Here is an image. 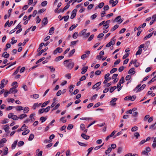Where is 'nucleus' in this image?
<instances>
[{
	"label": "nucleus",
	"instance_id": "1",
	"mask_svg": "<svg viewBox=\"0 0 156 156\" xmlns=\"http://www.w3.org/2000/svg\"><path fill=\"white\" fill-rule=\"evenodd\" d=\"M71 61V59L66 60L64 62V64L65 66L69 69H72L74 65V63Z\"/></svg>",
	"mask_w": 156,
	"mask_h": 156
},
{
	"label": "nucleus",
	"instance_id": "2",
	"mask_svg": "<svg viewBox=\"0 0 156 156\" xmlns=\"http://www.w3.org/2000/svg\"><path fill=\"white\" fill-rule=\"evenodd\" d=\"M140 86V84H139L135 88L134 90L135 91H136V93H137L143 90L146 87L145 84H144L142 85V86L140 87H139Z\"/></svg>",
	"mask_w": 156,
	"mask_h": 156
},
{
	"label": "nucleus",
	"instance_id": "3",
	"mask_svg": "<svg viewBox=\"0 0 156 156\" xmlns=\"http://www.w3.org/2000/svg\"><path fill=\"white\" fill-rule=\"evenodd\" d=\"M8 82L7 80H5V79H3L1 82L0 84V89H2L4 88Z\"/></svg>",
	"mask_w": 156,
	"mask_h": 156
},
{
	"label": "nucleus",
	"instance_id": "4",
	"mask_svg": "<svg viewBox=\"0 0 156 156\" xmlns=\"http://www.w3.org/2000/svg\"><path fill=\"white\" fill-rule=\"evenodd\" d=\"M151 148L150 147H148L146 148L145 150L143 151L142 154L146 155H149L150 153H149L151 151Z\"/></svg>",
	"mask_w": 156,
	"mask_h": 156
},
{
	"label": "nucleus",
	"instance_id": "5",
	"mask_svg": "<svg viewBox=\"0 0 156 156\" xmlns=\"http://www.w3.org/2000/svg\"><path fill=\"white\" fill-rule=\"evenodd\" d=\"M62 51V49L60 47L57 48L54 51L53 54L54 55L56 54L58 52L61 53Z\"/></svg>",
	"mask_w": 156,
	"mask_h": 156
},
{
	"label": "nucleus",
	"instance_id": "6",
	"mask_svg": "<svg viewBox=\"0 0 156 156\" xmlns=\"http://www.w3.org/2000/svg\"><path fill=\"white\" fill-rule=\"evenodd\" d=\"M123 20V19H121V17L120 16H119L115 19L114 21H115L116 22H119L120 23H121L122 22Z\"/></svg>",
	"mask_w": 156,
	"mask_h": 156
},
{
	"label": "nucleus",
	"instance_id": "7",
	"mask_svg": "<svg viewBox=\"0 0 156 156\" xmlns=\"http://www.w3.org/2000/svg\"><path fill=\"white\" fill-rule=\"evenodd\" d=\"M77 10L76 9H74L72 11L71 15L70 16V18L72 19H73L76 16Z\"/></svg>",
	"mask_w": 156,
	"mask_h": 156
},
{
	"label": "nucleus",
	"instance_id": "8",
	"mask_svg": "<svg viewBox=\"0 0 156 156\" xmlns=\"http://www.w3.org/2000/svg\"><path fill=\"white\" fill-rule=\"evenodd\" d=\"M117 100V98H113L112 99V100H111L110 101V105H113V106H115L116 104V103H115V102Z\"/></svg>",
	"mask_w": 156,
	"mask_h": 156
},
{
	"label": "nucleus",
	"instance_id": "9",
	"mask_svg": "<svg viewBox=\"0 0 156 156\" xmlns=\"http://www.w3.org/2000/svg\"><path fill=\"white\" fill-rule=\"evenodd\" d=\"M27 128V127L25 124H23V126L21 127L20 129H18V131L20 132L21 131L24 130L25 129Z\"/></svg>",
	"mask_w": 156,
	"mask_h": 156
},
{
	"label": "nucleus",
	"instance_id": "10",
	"mask_svg": "<svg viewBox=\"0 0 156 156\" xmlns=\"http://www.w3.org/2000/svg\"><path fill=\"white\" fill-rule=\"evenodd\" d=\"M112 148L111 147H110L108 148L107 150L105 151V155H104V156H107V155H109L108 154L111 151Z\"/></svg>",
	"mask_w": 156,
	"mask_h": 156
},
{
	"label": "nucleus",
	"instance_id": "11",
	"mask_svg": "<svg viewBox=\"0 0 156 156\" xmlns=\"http://www.w3.org/2000/svg\"><path fill=\"white\" fill-rule=\"evenodd\" d=\"M88 68V66H84L83 67L82 69V72L81 73L82 74H83L85 73L87 71V69Z\"/></svg>",
	"mask_w": 156,
	"mask_h": 156
},
{
	"label": "nucleus",
	"instance_id": "12",
	"mask_svg": "<svg viewBox=\"0 0 156 156\" xmlns=\"http://www.w3.org/2000/svg\"><path fill=\"white\" fill-rule=\"evenodd\" d=\"M101 83V82H98L97 83L93 86L92 88L93 89H94L96 88L97 87H98L100 85Z\"/></svg>",
	"mask_w": 156,
	"mask_h": 156
},
{
	"label": "nucleus",
	"instance_id": "13",
	"mask_svg": "<svg viewBox=\"0 0 156 156\" xmlns=\"http://www.w3.org/2000/svg\"><path fill=\"white\" fill-rule=\"evenodd\" d=\"M41 104V103L38 104V103H36L34 104L33 106V108L35 110L37 107H39Z\"/></svg>",
	"mask_w": 156,
	"mask_h": 156
},
{
	"label": "nucleus",
	"instance_id": "14",
	"mask_svg": "<svg viewBox=\"0 0 156 156\" xmlns=\"http://www.w3.org/2000/svg\"><path fill=\"white\" fill-rule=\"evenodd\" d=\"M55 28L53 27H52L49 29L48 34L49 35H52L54 33Z\"/></svg>",
	"mask_w": 156,
	"mask_h": 156
},
{
	"label": "nucleus",
	"instance_id": "15",
	"mask_svg": "<svg viewBox=\"0 0 156 156\" xmlns=\"http://www.w3.org/2000/svg\"><path fill=\"white\" fill-rule=\"evenodd\" d=\"M9 54L7 53L6 51L4 52L2 55V56L4 57L5 58H7L9 57Z\"/></svg>",
	"mask_w": 156,
	"mask_h": 156
},
{
	"label": "nucleus",
	"instance_id": "16",
	"mask_svg": "<svg viewBox=\"0 0 156 156\" xmlns=\"http://www.w3.org/2000/svg\"><path fill=\"white\" fill-rule=\"evenodd\" d=\"M87 31L86 29H84L80 33V36H83L85 35V34H86V32Z\"/></svg>",
	"mask_w": 156,
	"mask_h": 156
},
{
	"label": "nucleus",
	"instance_id": "17",
	"mask_svg": "<svg viewBox=\"0 0 156 156\" xmlns=\"http://www.w3.org/2000/svg\"><path fill=\"white\" fill-rule=\"evenodd\" d=\"M42 22L44 25H46L48 22L47 17H44L42 20Z\"/></svg>",
	"mask_w": 156,
	"mask_h": 156
},
{
	"label": "nucleus",
	"instance_id": "18",
	"mask_svg": "<svg viewBox=\"0 0 156 156\" xmlns=\"http://www.w3.org/2000/svg\"><path fill=\"white\" fill-rule=\"evenodd\" d=\"M81 136L83 138L86 140H88L90 138V136H87L84 133H82L81 135Z\"/></svg>",
	"mask_w": 156,
	"mask_h": 156
},
{
	"label": "nucleus",
	"instance_id": "19",
	"mask_svg": "<svg viewBox=\"0 0 156 156\" xmlns=\"http://www.w3.org/2000/svg\"><path fill=\"white\" fill-rule=\"evenodd\" d=\"M48 48L47 47L46 48L44 49L41 50L40 52L38 53L37 54V55L38 56H40L43 52L45 51Z\"/></svg>",
	"mask_w": 156,
	"mask_h": 156
},
{
	"label": "nucleus",
	"instance_id": "20",
	"mask_svg": "<svg viewBox=\"0 0 156 156\" xmlns=\"http://www.w3.org/2000/svg\"><path fill=\"white\" fill-rule=\"evenodd\" d=\"M17 142H18V140H16V141H15L13 143L11 147H12V149H13L15 148V147L17 145Z\"/></svg>",
	"mask_w": 156,
	"mask_h": 156
},
{
	"label": "nucleus",
	"instance_id": "21",
	"mask_svg": "<svg viewBox=\"0 0 156 156\" xmlns=\"http://www.w3.org/2000/svg\"><path fill=\"white\" fill-rule=\"evenodd\" d=\"M104 5V2H101L100 3L98 6H96L95 7L96 9H97L98 8H100V9Z\"/></svg>",
	"mask_w": 156,
	"mask_h": 156
},
{
	"label": "nucleus",
	"instance_id": "22",
	"mask_svg": "<svg viewBox=\"0 0 156 156\" xmlns=\"http://www.w3.org/2000/svg\"><path fill=\"white\" fill-rule=\"evenodd\" d=\"M27 115L26 114L24 113L23 114H22L20 115L19 116V118L20 119H23L24 118L27 117Z\"/></svg>",
	"mask_w": 156,
	"mask_h": 156
},
{
	"label": "nucleus",
	"instance_id": "23",
	"mask_svg": "<svg viewBox=\"0 0 156 156\" xmlns=\"http://www.w3.org/2000/svg\"><path fill=\"white\" fill-rule=\"evenodd\" d=\"M64 57L63 56H60L56 57L55 59V61L56 62H58L60 60L62 59Z\"/></svg>",
	"mask_w": 156,
	"mask_h": 156
},
{
	"label": "nucleus",
	"instance_id": "24",
	"mask_svg": "<svg viewBox=\"0 0 156 156\" xmlns=\"http://www.w3.org/2000/svg\"><path fill=\"white\" fill-rule=\"evenodd\" d=\"M136 97L135 95L132 96V97L129 96V98H128V100H131L133 101L135 99Z\"/></svg>",
	"mask_w": 156,
	"mask_h": 156
},
{
	"label": "nucleus",
	"instance_id": "25",
	"mask_svg": "<svg viewBox=\"0 0 156 156\" xmlns=\"http://www.w3.org/2000/svg\"><path fill=\"white\" fill-rule=\"evenodd\" d=\"M75 51V50L74 49H73L72 50L70 51L69 52L68 56L70 57L73 55V54L74 53Z\"/></svg>",
	"mask_w": 156,
	"mask_h": 156
},
{
	"label": "nucleus",
	"instance_id": "26",
	"mask_svg": "<svg viewBox=\"0 0 156 156\" xmlns=\"http://www.w3.org/2000/svg\"><path fill=\"white\" fill-rule=\"evenodd\" d=\"M153 33H150L149 34L146 36L144 38V40H146L147 38H149L151 37L153 34Z\"/></svg>",
	"mask_w": 156,
	"mask_h": 156
},
{
	"label": "nucleus",
	"instance_id": "27",
	"mask_svg": "<svg viewBox=\"0 0 156 156\" xmlns=\"http://www.w3.org/2000/svg\"><path fill=\"white\" fill-rule=\"evenodd\" d=\"M39 95L38 94H34L33 95H30V97L31 98H33L34 99H37L39 97Z\"/></svg>",
	"mask_w": 156,
	"mask_h": 156
},
{
	"label": "nucleus",
	"instance_id": "28",
	"mask_svg": "<svg viewBox=\"0 0 156 156\" xmlns=\"http://www.w3.org/2000/svg\"><path fill=\"white\" fill-rule=\"evenodd\" d=\"M17 111H21L23 110V107L20 106H18L16 107Z\"/></svg>",
	"mask_w": 156,
	"mask_h": 156
},
{
	"label": "nucleus",
	"instance_id": "29",
	"mask_svg": "<svg viewBox=\"0 0 156 156\" xmlns=\"http://www.w3.org/2000/svg\"><path fill=\"white\" fill-rule=\"evenodd\" d=\"M77 26L78 24H77L76 25L74 24L73 25L69 27V30H72L73 29H75Z\"/></svg>",
	"mask_w": 156,
	"mask_h": 156
},
{
	"label": "nucleus",
	"instance_id": "30",
	"mask_svg": "<svg viewBox=\"0 0 156 156\" xmlns=\"http://www.w3.org/2000/svg\"><path fill=\"white\" fill-rule=\"evenodd\" d=\"M134 68L131 69L129 71L128 73H132L133 74H134L135 73V72L134 71Z\"/></svg>",
	"mask_w": 156,
	"mask_h": 156
},
{
	"label": "nucleus",
	"instance_id": "31",
	"mask_svg": "<svg viewBox=\"0 0 156 156\" xmlns=\"http://www.w3.org/2000/svg\"><path fill=\"white\" fill-rule=\"evenodd\" d=\"M79 36V34L78 32H75L74 33L73 35V38L74 39H76L77 37Z\"/></svg>",
	"mask_w": 156,
	"mask_h": 156
},
{
	"label": "nucleus",
	"instance_id": "32",
	"mask_svg": "<svg viewBox=\"0 0 156 156\" xmlns=\"http://www.w3.org/2000/svg\"><path fill=\"white\" fill-rule=\"evenodd\" d=\"M92 118L90 117H83L80 119V120H92Z\"/></svg>",
	"mask_w": 156,
	"mask_h": 156
},
{
	"label": "nucleus",
	"instance_id": "33",
	"mask_svg": "<svg viewBox=\"0 0 156 156\" xmlns=\"http://www.w3.org/2000/svg\"><path fill=\"white\" fill-rule=\"evenodd\" d=\"M23 112L24 113H27L29 112V109L28 107H25L23 109Z\"/></svg>",
	"mask_w": 156,
	"mask_h": 156
},
{
	"label": "nucleus",
	"instance_id": "34",
	"mask_svg": "<svg viewBox=\"0 0 156 156\" xmlns=\"http://www.w3.org/2000/svg\"><path fill=\"white\" fill-rule=\"evenodd\" d=\"M69 6L70 5L69 4H67V5L65 6L62 10V12H63L65 10L67 9L69 7Z\"/></svg>",
	"mask_w": 156,
	"mask_h": 156
},
{
	"label": "nucleus",
	"instance_id": "35",
	"mask_svg": "<svg viewBox=\"0 0 156 156\" xmlns=\"http://www.w3.org/2000/svg\"><path fill=\"white\" fill-rule=\"evenodd\" d=\"M14 39H15L14 37H13L11 39V40L12 41L11 42V43L12 44H14L16 43L17 42V40H14Z\"/></svg>",
	"mask_w": 156,
	"mask_h": 156
},
{
	"label": "nucleus",
	"instance_id": "36",
	"mask_svg": "<svg viewBox=\"0 0 156 156\" xmlns=\"http://www.w3.org/2000/svg\"><path fill=\"white\" fill-rule=\"evenodd\" d=\"M69 18V16L68 15H67V16H63L62 17V19H61L60 20H61L62 19L64 18V21L66 22L68 20Z\"/></svg>",
	"mask_w": 156,
	"mask_h": 156
},
{
	"label": "nucleus",
	"instance_id": "37",
	"mask_svg": "<svg viewBox=\"0 0 156 156\" xmlns=\"http://www.w3.org/2000/svg\"><path fill=\"white\" fill-rule=\"evenodd\" d=\"M156 80V75L155 76L152 78L151 80H150L148 82V84H150L152 82H154L155 80Z\"/></svg>",
	"mask_w": 156,
	"mask_h": 156
},
{
	"label": "nucleus",
	"instance_id": "38",
	"mask_svg": "<svg viewBox=\"0 0 156 156\" xmlns=\"http://www.w3.org/2000/svg\"><path fill=\"white\" fill-rule=\"evenodd\" d=\"M119 27V25L116 24L115 25L114 27L111 29V31H113Z\"/></svg>",
	"mask_w": 156,
	"mask_h": 156
},
{
	"label": "nucleus",
	"instance_id": "39",
	"mask_svg": "<svg viewBox=\"0 0 156 156\" xmlns=\"http://www.w3.org/2000/svg\"><path fill=\"white\" fill-rule=\"evenodd\" d=\"M5 128H4V130L5 131H8L9 129V125H6L5 126Z\"/></svg>",
	"mask_w": 156,
	"mask_h": 156
},
{
	"label": "nucleus",
	"instance_id": "40",
	"mask_svg": "<svg viewBox=\"0 0 156 156\" xmlns=\"http://www.w3.org/2000/svg\"><path fill=\"white\" fill-rule=\"evenodd\" d=\"M125 81L124 77H122L121 79L120 80L119 83L120 84L123 83Z\"/></svg>",
	"mask_w": 156,
	"mask_h": 156
},
{
	"label": "nucleus",
	"instance_id": "41",
	"mask_svg": "<svg viewBox=\"0 0 156 156\" xmlns=\"http://www.w3.org/2000/svg\"><path fill=\"white\" fill-rule=\"evenodd\" d=\"M34 137V135L33 134H31L28 138V140L30 141L32 140Z\"/></svg>",
	"mask_w": 156,
	"mask_h": 156
},
{
	"label": "nucleus",
	"instance_id": "42",
	"mask_svg": "<svg viewBox=\"0 0 156 156\" xmlns=\"http://www.w3.org/2000/svg\"><path fill=\"white\" fill-rule=\"evenodd\" d=\"M30 132V130L29 129H27L25 131L23 132L22 134L23 135H25L28 134Z\"/></svg>",
	"mask_w": 156,
	"mask_h": 156
},
{
	"label": "nucleus",
	"instance_id": "43",
	"mask_svg": "<svg viewBox=\"0 0 156 156\" xmlns=\"http://www.w3.org/2000/svg\"><path fill=\"white\" fill-rule=\"evenodd\" d=\"M8 152V149L7 147H6L4 149V152L3 154L4 155H6Z\"/></svg>",
	"mask_w": 156,
	"mask_h": 156
},
{
	"label": "nucleus",
	"instance_id": "44",
	"mask_svg": "<svg viewBox=\"0 0 156 156\" xmlns=\"http://www.w3.org/2000/svg\"><path fill=\"white\" fill-rule=\"evenodd\" d=\"M24 144V143L23 141H20L18 143V147H20L23 146Z\"/></svg>",
	"mask_w": 156,
	"mask_h": 156
},
{
	"label": "nucleus",
	"instance_id": "45",
	"mask_svg": "<svg viewBox=\"0 0 156 156\" xmlns=\"http://www.w3.org/2000/svg\"><path fill=\"white\" fill-rule=\"evenodd\" d=\"M142 51V49L141 48H139V50L136 52V55H140Z\"/></svg>",
	"mask_w": 156,
	"mask_h": 156
},
{
	"label": "nucleus",
	"instance_id": "46",
	"mask_svg": "<svg viewBox=\"0 0 156 156\" xmlns=\"http://www.w3.org/2000/svg\"><path fill=\"white\" fill-rule=\"evenodd\" d=\"M138 129V128L137 127L135 126H134L131 129V131L132 132H134L137 130Z\"/></svg>",
	"mask_w": 156,
	"mask_h": 156
},
{
	"label": "nucleus",
	"instance_id": "47",
	"mask_svg": "<svg viewBox=\"0 0 156 156\" xmlns=\"http://www.w3.org/2000/svg\"><path fill=\"white\" fill-rule=\"evenodd\" d=\"M117 70V68H113L110 71V73L111 74H112L114 73L115 72V71H116Z\"/></svg>",
	"mask_w": 156,
	"mask_h": 156
},
{
	"label": "nucleus",
	"instance_id": "48",
	"mask_svg": "<svg viewBox=\"0 0 156 156\" xmlns=\"http://www.w3.org/2000/svg\"><path fill=\"white\" fill-rule=\"evenodd\" d=\"M17 83L16 82H14L12 84V86L13 87L16 88L17 87Z\"/></svg>",
	"mask_w": 156,
	"mask_h": 156
},
{
	"label": "nucleus",
	"instance_id": "49",
	"mask_svg": "<svg viewBox=\"0 0 156 156\" xmlns=\"http://www.w3.org/2000/svg\"><path fill=\"white\" fill-rule=\"evenodd\" d=\"M103 26L104 27V29H106L108 28L109 27V24H108L105 22V23L104 24Z\"/></svg>",
	"mask_w": 156,
	"mask_h": 156
},
{
	"label": "nucleus",
	"instance_id": "50",
	"mask_svg": "<svg viewBox=\"0 0 156 156\" xmlns=\"http://www.w3.org/2000/svg\"><path fill=\"white\" fill-rule=\"evenodd\" d=\"M93 148H94L93 147H91L90 148H89L88 149L87 151H88V153L87 154V156H88L89 154L93 150Z\"/></svg>",
	"mask_w": 156,
	"mask_h": 156
},
{
	"label": "nucleus",
	"instance_id": "51",
	"mask_svg": "<svg viewBox=\"0 0 156 156\" xmlns=\"http://www.w3.org/2000/svg\"><path fill=\"white\" fill-rule=\"evenodd\" d=\"M59 106H60V104L58 103V104H57L55 105V106L53 108V109H52V111H53L54 110H55L57 109L59 107Z\"/></svg>",
	"mask_w": 156,
	"mask_h": 156
},
{
	"label": "nucleus",
	"instance_id": "52",
	"mask_svg": "<svg viewBox=\"0 0 156 156\" xmlns=\"http://www.w3.org/2000/svg\"><path fill=\"white\" fill-rule=\"evenodd\" d=\"M116 88V86H114L113 87H112L110 90V92L111 93Z\"/></svg>",
	"mask_w": 156,
	"mask_h": 156
},
{
	"label": "nucleus",
	"instance_id": "53",
	"mask_svg": "<svg viewBox=\"0 0 156 156\" xmlns=\"http://www.w3.org/2000/svg\"><path fill=\"white\" fill-rule=\"evenodd\" d=\"M50 108V106H48L45 109L44 108V111L45 112H48Z\"/></svg>",
	"mask_w": 156,
	"mask_h": 156
},
{
	"label": "nucleus",
	"instance_id": "54",
	"mask_svg": "<svg viewBox=\"0 0 156 156\" xmlns=\"http://www.w3.org/2000/svg\"><path fill=\"white\" fill-rule=\"evenodd\" d=\"M45 59L44 57H42L41 58H40L38 60H37L36 62V64H37L38 63L41 62L43 60Z\"/></svg>",
	"mask_w": 156,
	"mask_h": 156
},
{
	"label": "nucleus",
	"instance_id": "55",
	"mask_svg": "<svg viewBox=\"0 0 156 156\" xmlns=\"http://www.w3.org/2000/svg\"><path fill=\"white\" fill-rule=\"evenodd\" d=\"M110 74L109 73H107L106 74L105 76V79H107L108 80L109 78V76H110Z\"/></svg>",
	"mask_w": 156,
	"mask_h": 156
},
{
	"label": "nucleus",
	"instance_id": "56",
	"mask_svg": "<svg viewBox=\"0 0 156 156\" xmlns=\"http://www.w3.org/2000/svg\"><path fill=\"white\" fill-rule=\"evenodd\" d=\"M97 16L98 14L97 13H95L94 14L92 15L91 16V17L92 20H94Z\"/></svg>",
	"mask_w": 156,
	"mask_h": 156
},
{
	"label": "nucleus",
	"instance_id": "57",
	"mask_svg": "<svg viewBox=\"0 0 156 156\" xmlns=\"http://www.w3.org/2000/svg\"><path fill=\"white\" fill-rule=\"evenodd\" d=\"M44 45V43H41L39 45V48H38V50H39V51L40 50H41L42 48V46Z\"/></svg>",
	"mask_w": 156,
	"mask_h": 156
},
{
	"label": "nucleus",
	"instance_id": "58",
	"mask_svg": "<svg viewBox=\"0 0 156 156\" xmlns=\"http://www.w3.org/2000/svg\"><path fill=\"white\" fill-rule=\"evenodd\" d=\"M19 119V117L17 116L16 115H13L12 119L14 120H17Z\"/></svg>",
	"mask_w": 156,
	"mask_h": 156
},
{
	"label": "nucleus",
	"instance_id": "59",
	"mask_svg": "<svg viewBox=\"0 0 156 156\" xmlns=\"http://www.w3.org/2000/svg\"><path fill=\"white\" fill-rule=\"evenodd\" d=\"M73 125L72 124H70V125H69L68 127H67V129H72L73 128Z\"/></svg>",
	"mask_w": 156,
	"mask_h": 156
},
{
	"label": "nucleus",
	"instance_id": "60",
	"mask_svg": "<svg viewBox=\"0 0 156 156\" xmlns=\"http://www.w3.org/2000/svg\"><path fill=\"white\" fill-rule=\"evenodd\" d=\"M13 115V113H9L8 115V117L9 119L12 118H12Z\"/></svg>",
	"mask_w": 156,
	"mask_h": 156
},
{
	"label": "nucleus",
	"instance_id": "61",
	"mask_svg": "<svg viewBox=\"0 0 156 156\" xmlns=\"http://www.w3.org/2000/svg\"><path fill=\"white\" fill-rule=\"evenodd\" d=\"M138 114V113L137 112H133L132 115L133 117H136Z\"/></svg>",
	"mask_w": 156,
	"mask_h": 156
},
{
	"label": "nucleus",
	"instance_id": "62",
	"mask_svg": "<svg viewBox=\"0 0 156 156\" xmlns=\"http://www.w3.org/2000/svg\"><path fill=\"white\" fill-rule=\"evenodd\" d=\"M129 54V53H128L126 54L125 55H124L123 56L122 58L123 59H125L127 57H128Z\"/></svg>",
	"mask_w": 156,
	"mask_h": 156
},
{
	"label": "nucleus",
	"instance_id": "63",
	"mask_svg": "<svg viewBox=\"0 0 156 156\" xmlns=\"http://www.w3.org/2000/svg\"><path fill=\"white\" fill-rule=\"evenodd\" d=\"M125 67L123 66H122L120 67L119 69V71L120 72L122 71L124 69Z\"/></svg>",
	"mask_w": 156,
	"mask_h": 156
},
{
	"label": "nucleus",
	"instance_id": "64",
	"mask_svg": "<svg viewBox=\"0 0 156 156\" xmlns=\"http://www.w3.org/2000/svg\"><path fill=\"white\" fill-rule=\"evenodd\" d=\"M112 45V41H111L106 45V47H110Z\"/></svg>",
	"mask_w": 156,
	"mask_h": 156
}]
</instances>
